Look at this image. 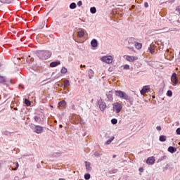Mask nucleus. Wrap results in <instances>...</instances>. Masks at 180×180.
Masks as SVG:
<instances>
[{
	"mask_svg": "<svg viewBox=\"0 0 180 180\" xmlns=\"http://www.w3.org/2000/svg\"><path fill=\"white\" fill-rule=\"evenodd\" d=\"M35 54L39 60H48L51 57V52L49 51H37Z\"/></svg>",
	"mask_w": 180,
	"mask_h": 180,
	"instance_id": "f257e3e1",
	"label": "nucleus"
},
{
	"mask_svg": "<svg viewBox=\"0 0 180 180\" xmlns=\"http://www.w3.org/2000/svg\"><path fill=\"white\" fill-rule=\"evenodd\" d=\"M115 95L116 96H118L122 99H124L125 101H130L131 99L129 96H127V94L125 92L122 91H115Z\"/></svg>",
	"mask_w": 180,
	"mask_h": 180,
	"instance_id": "f03ea898",
	"label": "nucleus"
},
{
	"mask_svg": "<svg viewBox=\"0 0 180 180\" xmlns=\"http://www.w3.org/2000/svg\"><path fill=\"white\" fill-rule=\"evenodd\" d=\"M122 108L123 107L122 106V103L119 102H116L112 104V109L114 112H115V113L117 114L120 113V112H122Z\"/></svg>",
	"mask_w": 180,
	"mask_h": 180,
	"instance_id": "7ed1b4c3",
	"label": "nucleus"
},
{
	"mask_svg": "<svg viewBox=\"0 0 180 180\" xmlns=\"http://www.w3.org/2000/svg\"><path fill=\"white\" fill-rule=\"evenodd\" d=\"M101 61L105 64H112L113 63V57L112 56H104L101 58Z\"/></svg>",
	"mask_w": 180,
	"mask_h": 180,
	"instance_id": "20e7f679",
	"label": "nucleus"
},
{
	"mask_svg": "<svg viewBox=\"0 0 180 180\" xmlns=\"http://www.w3.org/2000/svg\"><path fill=\"white\" fill-rule=\"evenodd\" d=\"M31 129L33 130L34 133H37V134H41V133H43V127L40 125L33 124Z\"/></svg>",
	"mask_w": 180,
	"mask_h": 180,
	"instance_id": "39448f33",
	"label": "nucleus"
},
{
	"mask_svg": "<svg viewBox=\"0 0 180 180\" xmlns=\"http://www.w3.org/2000/svg\"><path fill=\"white\" fill-rule=\"evenodd\" d=\"M172 84L175 86L179 84V80L178 79V77L176 76V73H173L171 77Z\"/></svg>",
	"mask_w": 180,
	"mask_h": 180,
	"instance_id": "423d86ee",
	"label": "nucleus"
},
{
	"mask_svg": "<svg viewBox=\"0 0 180 180\" xmlns=\"http://www.w3.org/2000/svg\"><path fill=\"white\" fill-rule=\"evenodd\" d=\"M72 122L73 124H78V123L82 124V120H81V116L77 115H74L72 117Z\"/></svg>",
	"mask_w": 180,
	"mask_h": 180,
	"instance_id": "0eeeda50",
	"label": "nucleus"
},
{
	"mask_svg": "<svg viewBox=\"0 0 180 180\" xmlns=\"http://www.w3.org/2000/svg\"><path fill=\"white\" fill-rule=\"evenodd\" d=\"M157 47H158V44H157L155 42H152L150 44V47L148 48L150 53L151 54H154V53H155V49H157Z\"/></svg>",
	"mask_w": 180,
	"mask_h": 180,
	"instance_id": "6e6552de",
	"label": "nucleus"
},
{
	"mask_svg": "<svg viewBox=\"0 0 180 180\" xmlns=\"http://www.w3.org/2000/svg\"><path fill=\"white\" fill-rule=\"evenodd\" d=\"M98 106L101 112H103L106 109V103H105V101L100 99L98 101Z\"/></svg>",
	"mask_w": 180,
	"mask_h": 180,
	"instance_id": "1a4fd4ad",
	"label": "nucleus"
},
{
	"mask_svg": "<svg viewBox=\"0 0 180 180\" xmlns=\"http://www.w3.org/2000/svg\"><path fill=\"white\" fill-rule=\"evenodd\" d=\"M125 60L129 63H133L134 61H137V60H139V57L128 55L126 56Z\"/></svg>",
	"mask_w": 180,
	"mask_h": 180,
	"instance_id": "9d476101",
	"label": "nucleus"
},
{
	"mask_svg": "<svg viewBox=\"0 0 180 180\" xmlns=\"http://www.w3.org/2000/svg\"><path fill=\"white\" fill-rule=\"evenodd\" d=\"M155 162V158L153 156L148 158L146 160V164H148L149 165H153Z\"/></svg>",
	"mask_w": 180,
	"mask_h": 180,
	"instance_id": "9b49d317",
	"label": "nucleus"
},
{
	"mask_svg": "<svg viewBox=\"0 0 180 180\" xmlns=\"http://www.w3.org/2000/svg\"><path fill=\"white\" fill-rule=\"evenodd\" d=\"M106 96L110 102H112L113 101V92L112 91H108L106 94Z\"/></svg>",
	"mask_w": 180,
	"mask_h": 180,
	"instance_id": "f8f14e48",
	"label": "nucleus"
},
{
	"mask_svg": "<svg viewBox=\"0 0 180 180\" xmlns=\"http://www.w3.org/2000/svg\"><path fill=\"white\" fill-rule=\"evenodd\" d=\"M60 109H65L67 106V102L65 101H62L58 103Z\"/></svg>",
	"mask_w": 180,
	"mask_h": 180,
	"instance_id": "ddd939ff",
	"label": "nucleus"
},
{
	"mask_svg": "<svg viewBox=\"0 0 180 180\" xmlns=\"http://www.w3.org/2000/svg\"><path fill=\"white\" fill-rule=\"evenodd\" d=\"M86 171L87 172H91L92 170V167H91V162H85Z\"/></svg>",
	"mask_w": 180,
	"mask_h": 180,
	"instance_id": "4468645a",
	"label": "nucleus"
},
{
	"mask_svg": "<svg viewBox=\"0 0 180 180\" xmlns=\"http://www.w3.org/2000/svg\"><path fill=\"white\" fill-rule=\"evenodd\" d=\"M149 89H150V87L148 86H143V88L141 90V94L144 95V94H147Z\"/></svg>",
	"mask_w": 180,
	"mask_h": 180,
	"instance_id": "2eb2a0df",
	"label": "nucleus"
},
{
	"mask_svg": "<svg viewBox=\"0 0 180 180\" xmlns=\"http://www.w3.org/2000/svg\"><path fill=\"white\" fill-rule=\"evenodd\" d=\"M136 42H137V39H136V38L131 37L128 39L129 44H131V45L136 44Z\"/></svg>",
	"mask_w": 180,
	"mask_h": 180,
	"instance_id": "dca6fc26",
	"label": "nucleus"
},
{
	"mask_svg": "<svg viewBox=\"0 0 180 180\" xmlns=\"http://www.w3.org/2000/svg\"><path fill=\"white\" fill-rule=\"evenodd\" d=\"M60 64H61L60 61H54L50 63V67L54 68V67H57V65H60Z\"/></svg>",
	"mask_w": 180,
	"mask_h": 180,
	"instance_id": "f3484780",
	"label": "nucleus"
},
{
	"mask_svg": "<svg viewBox=\"0 0 180 180\" xmlns=\"http://www.w3.org/2000/svg\"><path fill=\"white\" fill-rule=\"evenodd\" d=\"M91 47H98V41L95 39H94L91 41Z\"/></svg>",
	"mask_w": 180,
	"mask_h": 180,
	"instance_id": "a211bd4d",
	"label": "nucleus"
},
{
	"mask_svg": "<svg viewBox=\"0 0 180 180\" xmlns=\"http://www.w3.org/2000/svg\"><path fill=\"white\" fill-rule=\"evenodd\" d=\"M77 34H78V37H79V39H82V37H84V36H85V32L84 30L79 31L77 32Z\"/></svg>",
	"mask_w": 180,
	"mask_h": 180,
	"instance_id": "6ab92c4d",
	"label": "nucleus"
},
{
	"mask_svg": "<svg viewBox=\"0 0 180 180\" xmlns=\"http://www.w3.org/2000/svg\"><path fill=\"white\" fill-rule=\"evenodd\" d=\"M134 46L136 50H141V49L143 47V44L139 42L135 43Z\"/></svg>",
	"mask_w": 180,
	"mask_h": 180,
	"instance_id": "aec40b11",
	"label": "nucleus"
},
{
	"mask_svg": "<svg viewBox=\"0 0 180 180\" xmlns=\"http://www.w3.org/2000/svg\"><path fill=\"white\" fill-rule=\"evenodd\" d=\"M169 153H172V154H174V153H176V148L172 146H170L168 148Z\"/></svg>",
	"mask_w": 180,
	"mask_h": 180,
	"instance_id": "412c9836",
	"label": "nucleus"
},
{
	"mask_svg": "<svg viewBox=\"0 0 180 180\" xmlns=\"http://www.w3.org/2000/svg\"><path fill=\"white\" fill-rule=\"evenodd\" d=\"M88 74H89V78L90 79H91V78L94 77V70H92L91 69H89Z\"/></svg>",
	"mask_w": 180,
	"mask_h": 180,
	"instance_id": "4be33fe9",
	"label": "nucleus"
},
{
	"mask_svg": "<svg viewBox=\"0 0 180 180\" xmlns=\"http://www.w3.org/2000/svg\"><path fill=\"white\" fill-rule=\"evenodd\" d=\"M6 82V78L3 76H0V84H5Z\"/></svg>",
	"mask_w": 180,
	"mask_h": 180,
	"instance_id": "5701e85b",
	"label": "nucleus"
},
{
	"mask_svg": "<svg viewBox=\"0 0 180 180\" xmlns=\"http://www.w3.org/2000/svg\"><path fill=\"white\" fill-rule=\"evenodd\" d=\"M115 140V136H111L110 139H109L106 142L105 144L106 146H109V144H110V143H112V141Z\"/></svg>",
	"mask_w": 180,
	"mask_h": 180,
	"instance_id": "b1692460",
	"label": "nucleus"
},
{
	"mask_svg": "<svg viewBox=\"0 0 180 180\" xmlns=\"http://www.w3.org/2000/svg\"><path fill=\"white\" fill-rule=\"evenodd\" d=\"M159 140L160 141H162V142L167 141V136L162 135L160 136Z\"/></svg>",
	"mask_w": 180,
	"mask_h": 180,
	"instance_id": "393cba45",
	"label": "nucleus"
},
{
	"mask_svg": "<svg viewBox=\"0 0 180 180\" xmlns=\"http://www.w3.org/2000/svg\"><path fill=\"white\" fill-rule=\"evenodd\" d=\"M1 4H12V0H0Z\"/></svg>",
	"mask_w": 180,
	"mask_h": 180,
	"instance_id": "a878e982",
	"label": "nucleus"
},
{
	"mask_svg": "<svg viewBox=\"0 0 180 180\" xmlns=\"http://www.w3.org/2000/svg\"><path fill=\"white\" fill-rule=\"evenodd\" d=\"M61 74H67L68 72V70L65 67H63L60 70Z\"/></svg>",
	"mask_w": 180,
	"mask_h": 180,
	"instance_id": "bb28decb",
	"label": "nucleus"
},
{
	"mask_svg": "<svg viewBox=\"0 0 180 180\" xmlns=\"http://www.w3.org/2000/svg\"><path fill=\"white\" fill-rule=\"evenodd\" d=\"M69 8L70 9H75V8H77V4L75 3H72L70 4Z\"/></svg>",
	"mask_w": 180,
	"mask_h": 180,
	"instance_id": "cd10ccee",
	"label": "nucleus"
},
{
	"mask_svg": "<svg viewBox=\"0 0 180 180\" xmlns=\"http://www.w3.org/2000/svg\"><path fill=\"white\" fill-rule=\"evenodd\" d=\"M64 86H70V80L65 79L63 82Z\"/></svg>",
	"mask_w": 180,
	"mask_h": 180,
	"instance_id": "c85d7f7f",
	"label": "nucleus"
},
{
	"mask_svg": "<svg viewBox=\"0 0 180 180\" xmlns=\"http://www.w3.org/2000/svg\"><path fill=\"white\" fill-rule=\"evenodd\" d=\"M25 103L27 105V106H30V105H32V103L27 98L25 99Z\"/></svg>",
	"mask_w": 180,
	"mask_h": 180,
	"instance_id": "c756f323",
	"label": "nucleus"
},
{
	"mask_svg": "<svg viewBox=\"0 0 180 180\" xmlns=\"http://www.w3.org/2000/svg\"><path fill=\"white\" fill-rule=\"evenodd\" d=\"M13 165H15V168L12 167V169L13 171H16V169H18V168H19V163H18V162L13 163Z\"/></svg>",
	"mask_w": 180,
	"mask_h": 180,
	"instance_id": "7c9ffc66",
	"label": "nucleus"
},
{
	"mask_svg": "<svg viewBox=\"0 0 180 180\" xmlns=\"http://www.w3.org/2000/svg\"><path fill=\"white\" fill-rule=\"evenodd\" d=\"M90 12H91V13H96V8H95V7H91V8H90Z\"/></svg>",
	"mask_w": 180,
	"mask_h": 180,
	"instance_id": "2f4dec72",
	"label": "nucleus"
},
{
	"mask_svg": "<svg viewBox=\"0 0 180 180\" xmlns=\"http://www.w3.org/2000/svg\"><path fill=\"white\" fill-rule=\"evenodd\" d=\"M84 179H86V180H89V179H91V174H86L84 175Z\"/></svg>",
	"mask_w": 180,
	"mask_h": 180,
	"instance_id": "473e14b6",
	"label": "nucleus"
},
{
	"mask_svg": "<svg viewBox=\"0 0 180 180\" xmlns=\"http://www.w3.org/2000/svg\"><path fill=\"white\" fill-rule=\"evenodd\" d=\"M167 96H169V97L172 96V91L168 90L167 92Z\"/></svg>",
	"mask_w": 180,
	"mask_h": 180,
	"instance_id": "72a5a7b5",
	"label": "nucleus"
},
{
	"mask_svg": "<svg viewBox=\"0 0 180 180\" xmlns=\"http://www.w3.org/2000/svg\"><path fill=\"white\" fill-rule=\"evenodd\" d=\"M111 123L112 124H116L117 123V119H112L111 120Z\"/></svg>",
	"mask_w": 180,
	"mask_h": 180,
	"instance_id": "f704fd0d",
	"label": "nucleus"
},
{
	"mask_svg": "<svg viewBox=\"0 0 180 180\" xmlns=\"http://www.w3.org/2000/svg\"><path fill=\"white\" fill-rule=\"evenodd\" d=\"M127 49H129V50H131V51H134V53H136V50H134V47L127 46Z\"/></svg>",
	"mask_w": 180,
	"mask_h": 180,
	"instance_id": "c9c22d12",
	"label": "nucleus"
},
{
	"mask_svg": "<svg viewBox=\"0 0 180 180\" xmlns=\"http://www.w3.org/2000/svg\"><path fill=\"white\" fill-rule=\"evenodd\" d=\"M34 119L35 122H39L40 120V117L38 116H35Z\"/></svg>",
	"mask_w": 180,
	"mask_h": 180,
	"instance_id": "e433bc0d",
	"label": "nucleus"
},
{
	"mask_svg": "<svg viewBox=\"0 0 180 180\" xmlns=\"http://www.w3.org/2000/svg\"><path fill=\"white\" fill-rule=\"evenodd\" d=\"M129 68H130V66L129 65H125L124 66V70H129Z\"/></svg>",
	"mask_w": 180,
	"mask_h": 180,
	"instance_id": "4c0bfd02",
	"label": "nucleus"
},
{
	"mask_svg": "<svg viewBox=\"0 0 180 180\" xmlns=\"http://www.w3.org/2000/svg\"><path fill=\"white\" fill-rule=\"evenodd\" d=\"M176 134H178L179 136L180 135V128H177V129H176Z\"/></svg>",
	"mask_w": 180,
	"mask_h": 180,
	"instance_id": "58836bf2",
	"label": "nucleus"
},
{
	"mask_svg": "<svg viewBox=\"0 0 180 180\" xmlns=\"http://www.w3.org/2000/svg\"><path fill=\"white\" fill-rule=\"evenodd\" d=\"M94 155L95 157H101V154H99L98 152L94 153Z\"/></svg>",
	"mask_w": 180,
	"mask_h": 180,
	"instance_id": "ea45409f",
	"label": "nucleus"
},
{
	"mask_svg": "<svg viewBox=\"0 0 180 180\" xmlns=\"http://www.w3.org/2000/svg\"><path fill=\"white\" fill-rule=\"evenodd\" d=\"M176 12H178V13H179V15H180V6H177V7L176 8Z\"/></svg>",
	"mask_w": 180,
	"mask_h": 180,
	"instance_id": "a19ab883",
	"label": "nucleus"
},
{
	"mask_svg": "<svg viewBox=\"0 0 180 180\" xmlns=\"http://www.w3.org/2000/svg\"><path fill=\"white\" fill-rule=\"evenodd\" d=\"M77 6H82V1H79L77 2Z\"/></svg>",
	"mask_w": 180,
	"mask_h": 180,
	"instance_id": "79ce46f5",
	"label": "nucleus"
},
{
	"mask_svg": "<svg viewBox=\"0 0 180 180\" xmlns=\"http://www.w3.org/2000/svg\"><path fill=\"white\" fill-rule=\"evenodd\" d=\"M139 172H144V169L143 167H140Z\"/></svg>",
	"mask_w": 180,
	"mask_h": 180,
	"instance_id": "37998d69",
	"label": "nucleus"
},
{
	"mask_svg": "<svg viewBox=\"0 0 180 180\" xmlns=\"http://www.w3.org/2000/svg\"><path fill=\"white\" fill-rule=\"evenodd\" d=\"M144 6H145V8H148V2H145L144 3Z\"/></svg>",
	"mask_w": 180,
	"mask_h": 180,
	"instance_id": "c03bdc74",
	"label": "nucleus"
},
{
	"mask_svg": "<svg viewBox=\"0 0 180 180\" xmlns=\"http://www.w3.org/2000/svg\"><path fill=\"white\" fill-rule=\"evenodd\" d=\"M156 129H157V130H158L159 131L161 130V127H160V126H158L157 127H156Z\"/></svg>",
	"mask_w": 180,
	"mask_h": 180,
	"instance_id": "a18cd8bd",
	"label": "nucleus"
},
{
	"mask_svg": "<svg viewBox=\"0 0 180 180\" xmlns=\"http://www.w3.org/2000/svg\"><path fill=\"white\" fill-rule=\"evenodd\" d=\"M72 109L73 110H75V105H72Z\"/></svg>",
	"mask_w": 180,
	"mask_h": 180,
	"instance_id": "49530a36",
	"label": "nucleus"
},
{
	"mask_svg": "<svg viewBox=\"0 0 180 180\" xmlns=\"http://www.w3.org/2000/svg\"><path fill=\"white\" fill-rule=\"evenodd\" d=\"M14 180H19V176H15Z\"/></svg>",
	"mask_w": 180,
	"mask_h": 180,
	"instance_id": "de8ad7c7",
	"label": "nucleus"
},
{
	"mask_svg": "<svg viewBox=\"0 0 180 180\" xmlns=\"http://www.w3.org/2000/svg\"><path fill=\"white\" fill-rule=\"evenodd\" d=\"M80 67H81V68H85V67H86V66L81 65Z\"/></svg>",
	"mask_w": 180,
	"mask_h": 180,
	"instance_id": "09e8293b",
	"label": "nucleus"
},
{
	"mask_svg": "<svg viewBox=\"0 0 180 180\" xmlns=\"http://www.w3.org/2000/svg\"><path fill=\"white\" fill-rule=\"evenodd\" d=\"M116 157V155H114L113 156H112V158H115Z\"/></svg>",
	"mask_w": 180,
	"mask_h": 180,
	"instance_id": "8fccbe9b",
	"label": "nucleus"
},
{
	"mask_svg": "<svg viewBox=\"0 0 180 180\" xmlns=\"http://www.w3.org/2000/svg\"><path fill=\"white\" fill-rule=\"evenodd\" d=\"M58 180H65L64 179H63V178H60V179H59Z\"/></svg>",
	"mask_w": 180,
	"mask_h": 180,
	"instance_id": "3c124183",
	"label": "nucleus"
},
{
	"mask_svg": "<svg viewBox=\"0 0 180 180\" xmlns=\"http://www.w3.org/2000/svg\"><path fill=\"white\" fill-rule=\"evenodd\" d=\"M60 127H63V125H60Z\"/></svg>",
	"mask_w": 180,
	"mask_h": 180,
	"instance_id": "603ef678",
	"label": "nucleus"
},
{
	"mask_svg": "<svg viewBox=\"0 0 180 180\" xmlns=\"http://www.w3.org/2000/svg\"><path fill=\"white\" fill-rule=\"evenodd\" d=\"M165 32H169V30H168L167 31H165Z\"/></svg>",
	"mask_w": 180,
	"mask_h": 180,
	"instance_id": "864d4df0",
	"label": "nucleus"
},
{
	"mask_svg": "<svg viewBox=\"0 0 180 180\" xmlns=\"http://www.w3.org/2000/svg\"><path fill=\"white\" fill-rule=\"evenodd\" d=\"M11 84H12V80H11Z\"/></svg>",
	"mask_w": 180,
	"mask_h": 180,
	"instance_id": "5fc2aeb1",
	"label": "nucleus"
},
{
	"mask_svg": "<svg viewBox=\"0 0 180 180\" xmlns=\"http://www.w3.org/2000/svg\"><path fill=\"white\" fill-rule=\"evenodd\" d=\"M51 108H53V105H51Z\"/></svg>",
	"mask_w": 180,
	"mask_h": 180,
	"instance_id": "6e6d98bb",
	"label": "nucleus"
},
{
	"mask_svg": "<svg viewBox=\"0 0 180 180\" xmlns=\"http://www.w3.org/2000/svg\"><path fill=\"white\" fill-rule=\"evenodd\" d=\"M0 168H1V165H0Z\"/></svg>",
	"mask_w": 180,
	"mask_h": 180,
	"instance_id": "4d7b16f0",
	"label": "nucleus"
}]
</instances>
